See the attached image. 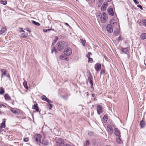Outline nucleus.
I'll list each match as a JSON object with an SVG mask.
<instances>
[{
	"instance_id": "39",
	"label": "nucleus",
	"mask_w": 146,
	"mask_h": 146,
	"mask_svg": "<svg viewBox=\"0 0 146 146\" xmlns=\"http://www.w3.org/2000/svg\"><path fill=\"white\" fill-rule=\"evenodd\" d=\"M48 106L50 107L49 109H51V108H52V105L51 104H50V103H48Z\"/></svg>"
},
{
	"instance_id": "34",
	"label": "nucleus",
	"mask_w": 146,
	"mask_h": 146,
	"mask_svg": "<svg viewBox=\"0 0 146 146\" xmlns=\"http://www.w3.org/2000/svg\"><path fill=\"white\" fill-rule=\"evenodd\" d=\"M54 51H55V53L56 52L55 47L54 46H53L51 50V53H53Z\"/></svg>"
},
{
	"instance_id": "21",
	"label": "nucleus",
	"mask_w": 146,
	"mask_h": 146,
	"mask_svg": "<svg viewBox=\"0 0 146 146\" xmlns=\"http://www.w3.org/2000/svg\"><path fill=\"white\" fill-rule=\"evenodd\" d=\"M11 110L13 113L17 115L19 113V111L14 109H11Z\"/></svg>"
},
{
	"instance_id": "58",
	"label": "nucleus",
	"mask_w": 146,
	"mask_h": 146,
	"mask_svg": "<svg viewBox=\"0 0 146 146\" xmlns=\"http://www.w3.org/2000/svg\"><path fill=\"white\" fill-rule=\"evenodd\" d=\"M98 0L100 2H101L102 1V0Z\"/></svg>"
},
{
	"instance_id": "13",
	"label": "nucleus",
	"mask_w": 146,
	"mask_h": 146,
	"mask_svg": "<svg viewBox=\"0 0 146 146\" xmlns=\"http://www.w3.org/2000/svg\"><path fill=\"white\" fill-rule=\"evenodd\" d=\"M0 71L1 72V78L5 76L7 73L6 70L4 69H0Z\"/></svg>"
},
{
	"instance_id": "37",
	"label": "nucleus",
	"mask_w": 146,
	"mask_h": 146,
	"mask_svg": "<svg viewBox=\"0 0 146 146\" xmlns=\"http://www.w3.org/2000/svg\"><path fill=\"white\" fill-rule=\"evenodd\" d=\"M46 101L47 102H48L49 103H52V102L50 100H49L47 98H46Z\"/></svg>"
},
{
	"instance_id": "51",
	"label": "nucleus",
	"mask_w": 146,
	"mask_h": 146,
	"mask_svg": "<svg viewBox=\"0 0 146 146\" xmlns=\"http://www.w3.org/2000/svg\"><path fill=\"white\" fill-rule=\"evenodd\" d=\"M121 36H119V37H118V40L119 41V40H120L121 39Z\"/></svg>"
},
{
	"instance_id": "23",
	"label": "nucleus",
	"mask_w": 146,
	"mask_h": 146,
	"mask_svg": "<svg viewBox=\"0 0 146 146\" xmlns=\"http://www.w3.org/2000/svg\"><path fill=\"white\" fill-rule=\"evenodd\" d=\"M0 127H1L4 128L5 127V121H3L1 124Z\"/></svg>"
},
{
	"instance_id": "25",
	"label": "nucleus",
	"mask_w": 146,
	"mask_h": 146,
	"mask_svg": "<svg viewBox=\"0 0 146 146\" xmlns=\"http://www.w3.org/2000/svg\"><path fill=\"white\" fill-rule=\"evenodd\" d=\"M23 85L24 87L26 89H28V86L27 85V82L26 81H24L23 82Z\"/></svg>"
},
{
	"instance_id": "31",
	"label": "nucleus",
	"mask_w": 146,
	"mask_h": 146,
	"mask_svg": "<svg viewBox=\"0 0 146 146\" xmlns=\"http://www.w3.org/2000/svg\"><path fill=\"white\" fill-rule=\"evenodd\" d=\"M0 3L3 5H5L7 3V1H6L1 0Z\"/></svg>"
},
{
	"instance_id": "52",
	"label": "nucleus",
	"mask_w": 146,
	"mask_h": 146,
	"mask_svg": "<svg viewBox=\"0 0 146 146\" xmlns=\"http://www.w3.org/2000/svg\"><path fill=\"white\" fill-rule=\"evenodd\" d=\"M43 31L44 32H47L48 31H47V29H43Z\"/></svg>"
},
{
	"instance_id": "45",
	"label": "nucleus",
	"mask_w": 146,
	"mask_h": 146,
	"mask_svg": "<svg viewBox=\"0 0 146 146\" xmlns=\"http://www.w3.org/2000/svg\"><path fill=\"white\" fill-rule=\"evenodd\" d=\"M104 73V70H102L100 72V74L102 75V74Z\"/></svg>"
},
{
	"instance_id": "26",
	"label": "nucleus",
	"mask_w": 146,
	"mask_h": 146,
	"mask_svg": "<svg viewBox=\"0 0 146 146\" xmlns=\"http://www.w3.org/2000/svg\"><path fill=\"white\" fill-rule=\"evenodd\" d=\"M141 23L143 26L146 27V20H141Z\"/></svg>"
},
{
	"instance_id": "9",
	"label": "nucleus",
	"mask_w": 146,
	"mask_h": 146,
	"mask_svg": "<svg viewBox=\"0 0 146 146\" xmlns=\"http://www.w3.org/2000/svg\"><path fill=\"white\" fill-rule=\"evenodd\" d=\"M88 80L91 84V88H93V82L92 81L93 77L91 75H90L88 76Z\"/></svg>"
},
{
	"instance_id": "33",
	"label": "nucleus",
	"mask_w": 146,
	"mask_h": 146,
	"mask_svg": "<svg viewBox=\"0 0 146 146\" xmlns=\"http://www.w3.org/2000/svg\"><path fill=\"white\" fill-rule=\"evenodd\" d=\"M116 141L119 143L121 144V143L122 141L120 138V137H118V138L116 139Z\"/></svg>"
},
{
	"instance_id": "19",
	"label": "nucleus",
	"mask_w": 146,
	"mask_h": 146,
	"mask_svg": "<svg viewBox=\"0 0 146 146\" xmlns=\"http://www.w3.org/2000/svg\"><path fill=\"white\" fill-rule=\"evenodd\" d=\"M140 124L141 128H143L146 125L145 123L143 120L141 121Z\"/></svg>"
},
{
	"instance_id": "2",
	"label": "nucleus",
	"mask_w": 146,
	"mask_h": 146,
	"mask_svg": "<svg viewBox=\"0 0 146 146\" xmlns=\"http://www.w3.org/2000/svg\"><path fill=\"white\" fill-rule=\"evenodd\" d=\"M42 136L40 134H36L34 136L33 139L37 143H40L41 142Z\"/></svg>"
},
{
	"instance_id": "55",
	"label": "nucleus",
	"mask_w": 146,
	"mask_h": 146,
	"mask_svg": "<svg viewBox=\"0 0 146 146\" xmlns=\"http://www.w3.org/2000/svg\"><path fill=\"white\" fill-rule=\"evenodd\" d=\"M108 2H110L111 1V0H107Z\"/></svg>"
},
{
	"instance_id": "16",
	"label": "nucleus",
	"mask_w": 146,
	"mask_h": 146,
	"mask_svg": "<svg viewBox=\"0 0 146 146\" xmlns=\"http://www.w3.org/2000/svg\"><path fill=\"white\" fill-rule=\"evenodd\" d=\"M110 23L113 26L116 25L117 24L116 21L114 19H113L110 20Z\"/></svg>"
},
{
	"instance_id": "59",
	"label": "nucleus",
	"mask_w": 146,
	"mask_h": 146,
	"mask_svg": "<svg viewBox=\"0 0 146 146\" xmlns=\"http://www.w3.org/2000/svg\"><path fill=\"white\" fill-rule=\"evenodd\" d=\"M5 76H6L7 77H8L9 76V75H6H6Z\"/></svg>"
},
{
	"instance_id": "11",
	"label": "nucleus",
	"mask_w": 146,
	"mask_h": 146,
	"mask_svg": "<svg viewBox=\"0 0 146 146\" xmlns=\"http://www.w3.org/2000/svg\"><path fill=\"white\" fill-rule=\"evenodd\" d=\"M121 54H127L129 52V49L128 48H122L121 49Z\"/></svg>"
},
{
	"instance_id": "49",
	"label": "nucleus",
	"mask_w": 146,
	"mask_h": 146,
	"mask_svg": "<svg viewBox=\"0 0 146 146\" xmlns=\"http://www.w3.org/2000/svg\"><path fill=\"white\" fill-rule=\"evenodd\" d=\"M25 32V31H24L22 29H21V30L20 31V32L21 33V32Z\"/></svg>"
},
{
	"instance_id": "10",
	"label": "nucleus",
	"mask_w": 146,
	"mask_h": 146,
	"mask_svg": "<svg viewBox=\"0 0 146 146\" xmlns=\"http://www.w3.org/2000/svg\"><path fill=\"white\" fill-rule=\"evenodd\" d=\"M114 132L115 135L120 137V131L117 128H115L114 129Z\"/></svg>"
},
{
	"instance_id": "60",
	"label": "nucleus",
	"mask_w": 146,
	"mask_h": 146,
	"mask_svg": "<svg viewBox=\"0 0 146 146\" xmlns=\"http://www.w3.org/2000/svg\"><path fill=\"white\" fill-rule=\"evenodd\" d=\"M111 146L109 145H107V146Z\"/></svg>"
},
{
	"instance_id": "54",
	"label": "nucleus",
	"mask_w": 146,
	"mask_h": 146,
	"mask_svg": "<svg viewBox=\"0 0 146 146\" xmlns=\"http://www.w3.org/2000/svg\"><path fill=\"white\" fill-rule=\"evenodd\" d=\"M53 29H47V31H49L50 30H52Z\"/></svg>"
},
{
	"instance_id": "57",
	"label": "nucleus",
	"mask_w": 146,
	"mask_h": 146,
	"mask_svg": "<svg viewBox=\"0 0 146 146\" xmlns=\"http://www.w3.org/2000/svg\"><path fill=\"white\" fill-rule=\"evenodd\" d=\"M94 94H92V97H94Z\"/></svg>"
},
{
	"instance_id": "44",
	"label": "nucleus",
	"mask_w": 146,
	"mask_h": 146,
	"mask_svg": "<svg viewBox=\"0 0 146 146\" xmlns=\"http://www.w3.org/2000/svg\"><path fill=\"white\" fill-rule=\"evenodd\" d=\"M63 146H72L71 145H70L68 144H64Z\"/></svg>"
},
{
	"instance_id": "8",
	"label": "nucleus",
	"mask_w": 146,
	"mask_h": 146,
	"mask_svg": "<svg viewBox=\"0 0 146 146\" xmlns=\"http://www.w3.org/2000/svg\"><path fill=\"white\" fill-rule=\"evenodd\" d=\"M107 31L110 33H111L113 31V29L112 25L110 24H108L107 25L106 27Z\"/></svg>"
},
{
	"instance_id": "41",
	"label": "nucleus",
	"mask_w": 146,
	"mask_h": 146,
	"mask_svg": "<svg viewBox=\"0 0 146 146\" xmlns=\"http://www.w3.org/2000/svg\"><path fill=\"white\" fill-rule=\"evenodd\" d=\"M90 143L89 141L88 140H87L86 142V144H85V145H89Z\"/></svg>"
},
{
	"instance_id": "50",
	"label": "nucleus",
	"mask_w": 146,
	"mask_h": 146,
	"mask_svg": "<svg viewBox=\"0 0 146 146\" xmlns=\"http://www.w3.org/2000/svg\"><path fill=\"white\" fill-rule=\"evenodd\" d=\"M3 128L1 127L0 126V132L2 131H3V130L2 129V128Z\"/></svg>"
},
{
	"instance_id": "3",
	"label": "nucleus",
	"mask_w": 146,
	"mask_h": 146,
	"mask_svg": "<svg viewBox=\"0 0 146 146\" xmlns=\"http://www.w3.org/2000/svg\"><path fill=\"white\" fill-rule=\"evenodd\" d=\"M56 45V47L59 51H61L64 48V44L62 42H58Z\"/></svg>"
},
{
	"instance_id": "32",
	"label": "nucleus",
	"mask_w": 146,
	"mask_h": 146,
	"mask_svg": "<svg viewBox=\"0 0 146 146\" xmlns=\"http://www.w3.org/2000/svg\"><path fill=\"white\" fill-rule=\"evenodd\" d=\"M81 41L83 46H85L86 43V41L82 39H80Z\"/></svg>"
},
{
	"instance_id": "1",
	"label": "nucleus",
	"mask_w": 146,
	"mask_h": 146,
	"mask_svg": "<svg viewBox=\"0 0 146 146\" xmlns=\"http://www.w3.org/2000/svg\"><path fill=\"white\" fill-rule=\"evenodd\" d=\"M100 19L102 23H104L106 22L108 20V16L106 13H103L102 14Z\"/></svg>"
},
{
	"instance_id": "7",
	"label": "nucleus",
	"mask_w": 146,
	"mask_h": 146,
	"mask_svg": "<svg viewBox=\"0 0 146 146\" xmlns=\"http://www.w3.org/2000/svg\"><path fill=\"white\" fill-rule=\"evenodd\" d=\"M97 113L100 115V113H102L104 111V110L102 108V106L99 105L97 106Z\"/></svg>"
},
{
	"instance_id": "43",
	"label": "nucleus",
	"mask_w": 146,
	"mask_h": 146,
	"mask_svg": "<svg viewBox=\"0 0 146 146\" xmlns=\"http://www.w3.org/2000/svg\"><path fill=\"white\" fill-rule=\"evenodd\" d=\"M137 7L140 8V9H141V10H142L143 9V8L142 7V6L140 5H137Z\"/></svg>"
},
{
	"instance_id": "6",
	"label": "nucleus",
	"mask_w": 146,
	"mask_h": 146,
	"mask_svg": "<svg viewBox=\"0 0 146 146\" xmlns=\"http://www.w3.org/2000/svg\"><path fill=\"white\" fill-rule=\"evenodd\" d=\"M108 5V3L106 2H104L101 7V10L102 11H105Z\"/></svg>"
},
{
	"instance_id": "17",
	"label": "nucleus",
	"mask_w": 146,
	"mask_h": 146,
	"mask_svg": "<svg viewBox=\"0 0 146 146\" xmlns=\"http://www.w3.org/2000/svg\"><path fill=\"white\" fill-rule=\"evenodd\" d=\"M33 109H35L36 111H39V108L38 106V104H35L33 106Z\"/></svg>"
},
{
	"instance_id": "56",
	"label": "nucleus",
	"mask_w": 146,
	"mask_h": 146,
	"mask_svg": "<svg viewBox=\"0 0 146 146\" xmlns=\"http://www.w3.org/2000/svg\"><path fill=\"white\" fill-rule=\"evenodd\" d=\"M54 43H54V42H53L52 43V46H53V45H54Z\"/></svg>"
},
{
	"instance_id": "63",
	"label": "nucleus",
	"mask_w": 146,
	"mask_h": 146,
	"mask_svg": "<svg viewBox=\"0 0 146 146\" xmlns=\"http://www.w3.org/2000/svg\"><path fill=\"white\" fill-rule=\"evenodd\" d=\"M76 1H77V0H76Z\"/></svg>"
},
{
	"instance_id": "18",
	"label": "nucleus",
	"mask_w": 146,
	"mask_h": 146,
	"mask_svg": "<svg viewBox=\"0 0 146 146\" xmlns=\"http://www.w3.org/2000/svg\"><path fill=\"white\" fill-rule=\"evenodd\" d=\"M4 97L6 100H11V98L8 95V94H5L4 96Z\"/></svg>"
},
{
	"instance_id": "42",
	"label": "nucleus",
	"mask_w": 146,
	"mask_h": 146,
	"mask_svg": "<svg viewBox=\"0 0 146 146\" xmlns=\"http://www.w3.org/2000/svg\"><path fill=\"white\" fill-rule=\"evenodd\" d=\"M88 62H92L93 61V59L91 58L90 57L89 58H88Z\"/></svg>"
},
{
	"instance_id": "46",
	"label": "nucleus",
	"mask_w": 146,
	"mask_h": 146,
	"mask_svg": "<svg viewBox=\"0 0 146 146\" xmlns=\"http://www.w3.org/2000/svg\"><path fill=\"white\" fill-rule=\"evenodd\" d=\"M58 40V38H56V39H54V43H55L56 42H57V40Z\"/></svg>"
},
{
	"instance_id": "61",
	"label": "nucleus",
	"mask_w": 146,
	"mask_h": 146,
	"mask_svg": "<svg viewBox=\"0 0 146 146\" xmlns=\"http://www.w3.org/2000/svg\"><path fill=\"white\" fill-rule=\"evenodd\" d=\"M129 55H128V58H129Z\"/></svg>"
},
{
	"instance_id": "14",
	"label": "nucleus",
	"mask_w": 146,
	"mask_h": 146,
	"mask_svg": "<svg viewBox=\"0 0 146 146\" xmlns=\"http://www.w3.org/2000/svg\"><path fill=\"white\" fill-rule=\"evenodd\" d=\"M107 128L108 133L111 134L113 132V129L111 125H108Z\"/></svg>"
},
{
	"instance_id": "48",
	"label": "nucleus",
	"mask_w": 146,
	"mask_h": 146,
	"mask_svg": "<svg viewBox=\"0 0 146 146\" xmlns=\"http://www.w3.org/2000/svg\"><path fill=\"white\" fill-rule=\"evenodd\" d=\"M2 106L5 107V106L3 104H0V108H1Z\"/></svg>"
},
{
	"instance_id": "47",
	"label": "nucleus",
	"mask_w": 146,
	"mask_h": 146,
	"mask_svg": "<svg viewBox=\"0 0 146 146\" xmlns=\"http://www.w3.org/2000/svg\"><path fill=\"white\" fill-rule=\"evenodd\" d=\"M21 35L23 36V37H24L25 36V35L24 33H23L21 34Z\"/></svg>"
},
{
	"instance_id": "22",
	"label": "nucleus",
	"mask_w": 146,
	"mask_h": 146,
	"mask_svg": "<svg viewBox=\"0 0 146 146\" xmlns=\"http://www.w3.org/2000/svg\"><path fill=\"white\" fill-rule=\"evenodd\" d=\"M141 38L142 39H146V33H144L141 35Z\"/></svg>"
},
{
	"instance_id": "29",
	"label": "nucleus",
	"mask_w": 146,
	"mask_h": 146,
	"mask_svg": "<svg viewBox=\"0 0 146 146\" xmlns=\"http://www.w3.org/2000/svg\"><path fill=\"white\" fill-rule=\"evenodd\" d=\"M119 30L117 29H116L114 31V33L115 36H117L119 34Z\"/></svg>"
},
{
	"instance_id": "15",
	"label": "nucleus",
	"mask_w": 146,
	"mask_h": 146,
	"mask_svg": "<svg viewBox=\"0 0 146 146\" xmlns=\"http://www.w3.org/2000/svg\"><path fill=\"white\" fill-rule=\"evenodd\" d=\"M101 68V65L99 63H97L95 66V69L96 70L98 71Z\"/></svg>"
},
{
	"instance_id": "27",
	"label": "nucleus",
	"mask_w": 146,
	"mask_h": 146,
	"mask_svg": "<svg viewBox=\"0 0 146 146\" xmlns=\"http://www.w3.org/2000/svg\"><path fill=\"white\" fill-rule=\"evenodd\" d=\"M60 59H61L62 60H66V59H67L66 57L63 55H61V56H60Z\"/></svg>"
},
{
	"instance_id": "5",
	"label": "nucleus",
	"mask_w": 146,
	"mask_h": 146,
	"mask_svg": "<svg viewBox=\"0 0 146 146\" xmlns=\"http://www.w3.org/2000/svg\"><path fill=\"white\" fill-rule=\"evenodd\" d=\"M64 142L62 139H58L56 141V145L57 146H62L64 145Z\"/></svg>"
},
{
	"instance_id": "12",
	"label": "nucleus",
	"mask_w": 146,
	"mask_h": 146,
	"mask_svg": "<svg viewBox=\"0 0 146 146\" xmlns=\"http://www.w3.org/2000/svg\"><path fill=\"white\" fill-rule=\"evenodd\" d=\"M107 11L108 12V14L111 16H113L114 15V13L113 11V9L112 8H109Z\"/></svg>"
},
{
	"instance_id": "24",
	"label": "nucleus",
	"mask_w": 146,
	"mask_h": 146,
	"mask_svg": "<svg viewBox=\"0 0 146 146\" xmlns=\"http://www.w3.org/2000/svg\"><path fill=\"white\" fill-rule=\"evenodd\" d=\"M5 92V90L2 87L0 88V95L3 94Z\"/></svg>"
},
{
	"instance_id": "36",
	"label": "nucleus",
	"mask_w": 146,
	"mask_h": 146,
	"mask_svg": "<svg viewBox=\"0 0 146 146\" xmlns=\"http://www.w3.org/2000/svg\"><path fill=\"white\" fill-rule=\"evenodd\" d=\"M91 54V52H88V54H86V57L88 58H90V55Z\"/></svg>"
},
{
	"instance_id": "40",
	"label": "nucleus",
	"mask_w": 146,
	"mask_h": 146,
	"mask_svg": "<svg viewBox=\"0 0 146 146\" xmlns=\"http://www.w3.org/2000/svg\"><path fill=\"white\" fill-rule=\"evenodd\" d=\"M134 3L136 4H138L139 3V2L137 0H133Z\"/></svg>"
},
{
	"instance_id": "28",
	"label": "nucleus",
	"mask_w": 146,
	"mask_h": 146,
	"mask_svg": "<svg viewBox=\"0 0 146 146\" xmlns=\"http://www.w3.org/2000/svg\"><path fill=\"white\" fill-rule=\"evenodd\" d=\"M6 31V29L3 28L0 30V35L5 33Z\"/></svg>"
},
{
	"instance_id": "35",
	"label": "nucleus",
	"mask_w": 146,
	"mask_h": 146,
	"mask_svg": "<svg viewBox=\"0 0 146 146\" xmlns=\"http://www.w3.org/2000/svg\"><path fill=\"white\" fill-rule=\"evenodd\" d=\"M46 98H46L45 96H44V95H43V96H42V97H41L42 99V100H44V101H46Z\"/></svg>"
},
{
	"instance_id": "20",
	"label": "nucleus",
	"mask_w": 146,
	"mask_h": 146,
	"mask_svg": "<svg viewBox=\"0 0 146 146\" xmlns=\"http://www.w3.org/2000/svg\"><path fill=\"white\" fill-rule=\"evenodd\" d=\"M108 119V115L107 114L105 115L103 118V120L104 122L107 121Z\"/></svg>"
},
{
	"instance_id": "62",
	"label": "nucleus",
	"mask_w": 146,
	"mask_h": 146,
	"mask_svg": "<svg viewBox=\"0 0 146 146\" xmlns=\"http://www.w3.org/2000/svg\"><path fill=\"white\" fill-rule=\"evenodd\" d=\"M145 64V65H146V64Z\"/></svg>"
},
{
	"instance_id": "38",
	"label": "nucleus",
	"mask_w": 146,
	"mask_h": 146,
	"mask_svg": "<svg viewBox=\"0 0 146 146\" xmlns=\"http://www.w3.org/2000/svg\"><path fill=\"white\" fill-rule=\"evenodd\" d=\"M23 141L25 142H27L29 141V139L28 138L26 137L24 138Z\"/></svg>"
},
{
	"instance_id": "30",
	"label": "nucleus",
	"mask_w": 146,
	"mask_h": 146,
	"mask_svg": "<svg viewBox=\"0 0 146 146\" xmlns=\"http://www.w3.org/2000/svg\"><path fill=\"white\" fill-rule=\"evenodd\" d=\"M32 22L33 24L36 25V26H38L40 25V24L37 22H36L34 21H32Z\"/></svg>"
},
{
	"instance_id": "53",
	"label": "nucleus",
	"mask_w": 146,
	"mask_h": 146,
	"mask_svg": "<svg viewBox=\"0 0 146 146\" xmlns=\"http://www.w3.org/2000/svg\"><path fill=\"white\" fill-rule=\"evenodd\" d=\"M65 24L66 25H67V26H69V27H70V26L68 24V23H65Z\"/></svg>"
},
{
	"instance_id": "4",
	"label": "nucleus",
	"mask_w": 146,
	"mask_h": 146,
	"mask_svg": "<svg viewBox=\"0 0 146 146\" xmlns=\"http://www.w3.org/2000/svg\"><path fill=\"white\" fill-rule=\"evenodd\" d=\"M71 48L68 47L66 48L64 50V53L67 56H69L72 54Z\"/></svg>"
}]
</instances>
